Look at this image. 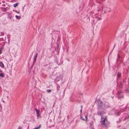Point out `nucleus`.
Segmentation results:
<instances>
[{
    "instance_id": "6ab92c4d",
    "label": "nucleus",
    "mask_w": 129,
    "mask_h": 129,
    "mask_svg": "<svg viewBox=\"0 0 129 129\" xmlns=\"http://www.w3.org/2000/svg\"><path fill=\"white\" fill-rule=\"evenodd\" d=\"M80 118H81V119L83 120L86 121V119H85L83 118V117L82 116H80Z\"/></svg>"
},
{
    "instance_id": "c9c22d12",
    "label": "nucleus",
    "mask_w": 129,
    "mask_h": 129,
    "mask_svg": "<svg viewBox=\"0 0 129 129\" xmlns=\"http://www.w3.org/2000/svg\"><path fill=\"white\" fill-rule=\"evenodd\" d=\"M47 65V64H46V65H44V66H46Z\"/></svg>"
},
{
    "instance_id": "473e14b6",
    "label": "nucleus",
    "mask_w": 129,
    "mask_h": 129,
    "mask_svg": "<svg viewBox=\"0 0 129 129\" xmlns=\"http://www.w3.org/2000/svg\"><path fill=\"white\" fill-rule=\"evenodd\" d=\"M3 9H4V10L5 11L6 10V9L5 8H4Z\"/></svg>"
},
{
    "instance_id": "7ed1b4c3",
    "label": "nucleus",
    "mask_w": 129,
    "mask_h": 129,
    "mask_svg": "<svg viewBox=\"0 0 129 129\" xmlns=\"http://www.w3.org/2000/svg\"><path fill=\"white\" fill-rule=\"evenodd\" d=\"M104 8L106 9L104 11L105 13H106V12H109L110 11V8L107 7H105Z\"/></svg>"
},
{
    "instance_id": "423d86ee",
    "label": "nucleus",
    "mask_w": 129,
    "mask_h": 129,
    "mask_svg": "<svg viewBox=\"0 0 129 129\" xmlns=\"http://www.w3.org/2000/svg\"><path fill=\"white\" fill-rule=\"evenodd\" d=\"M38 54L37 53H36V55H35V57H34V60H33V63H34L35 62H36L37 57L38 56Z\"/></svg>"
},
{
    "instance_id": "0eeeda50",
    "label": "nucleus",
    "mask_w": 129,
    "mask_h": 129,
    "mask_svg": "<svg viewBox=\"0 0 129 129\" xmlns=\"http://www.w3.org/2000/svg\"><path fill=\"white\" fill-rule=\"evenodd\" d=\"M121 113L120 111H116L115 112L114 114L115 115L117 116L119 115Z\"/></svg>"
},
{
    "instance_id": "f3484780",
    "label": "nucleus",
    "mask_w": 129,
    "mask_h": 129,
    "mask_svg": "<svg viewBox=\"0 0 129 129\" xmlns=\"http://www.w3.org/2000/svg\"><path fill=\"white\" fill-rule=\"evenodd\" d=\"M57 48H57V47H56V48H55V50H56V51L57 53H58V52H59V50H58V45H57Z\"/></svg>"
},
{
    "instance_id": "f8f14e48",
    "label": "nucleus",
    "mask_w": 129,
    "mask_h": 129,
    "mask_svg": "<svg viewBox=\"0 0 129 129\" xmlns=\"http://www.w3.org/2000/svg\"><path fill=\"white\" fill-rule=\"evenodd\" d=\"M96 2L99 4H101L102 0H96Z\"/></svg>"
},
{
    "instance_id": "58836bf2",
    "label": "nucleus",
    "mask_w": 129,
    "mask_h": 129,
    "mask_svg": "<svg viewBox=\"0 0 129 129\" xmlns=\"http://www.w3.org/2000/svg\"><path fill=\"white\" fill-rule=\"evenodd\" d=\"M33 129H34V128Z\"/></svg>"
},
{
    "instance_id": "2f4dec72",
    "label": "nucleus",
    "mask_w": 129,
    "mask_h": 129,
    "mask_svg": "<svg viewBox=\"0 0 129 129\" xmlns=\"http://www.w3.org/2000/svg\"><path fill=\"white\" fill-rule=\"evenodd\" d=\"M81 109H82V108H83V106L82 105H81Z\"/></svg>"
},
{
    "instance_id": "f257e3e1",
    "label": "nucleus",
    "mask_w": 129,
    "mask_h": 129,
    "mask_svg": "<svg viewBox=\"0 0 129 129\" xmlns=\"http://www.w3.org/2000/svg\"><path fill=\"white\" fill-rule=\"evenodd\" d=\"M101 119H103L100 121L101 125L103 126H105L106 127H107L108 125L109 124V122L108 120L106 117L104 118H103V116H101Z\"/></svg>"
},
{
    "instance_id": "e433bc0d",
    "label": "nucleus",
    "mask_w": 129,
    "mask_h": 129,
    "mask_svg": "<svg viewBox=\"0 0 129 129\" xmlns=\"http://www.w3.org/2000/svg\"><path fill=\"white\" fill-rule=\"evenodd\" d=\"M100 18H99V19H98V20H100Z\"/></svg>"
},
{
    "instance_id": "72a5a7b5",
    "label": "nucleus",
    "mask_w": 129,
    "mask_h": 129,
    "mask_svg": "<svg viewBox=\"0 0 129 129\" xmlns=\"http://www.w3.org/2000/svg\"><path fill=\"white\" fill-rule=\"evenodd\" d=\"M16 12L17 13H19V12H17V11H16Z\"/></svg>"
},
{
    "instance_id": "1a4fd4ad",
    "label": "nucleus",
    "mask_w": 129,
    "mask_h": 129,
    "mask_svg": "<svg viewBox=\"0 0 129 129\" xmlns=\"http://www.w3.org/2000/svg\"><path fill=\"white\" fill-rule=\"evenodd\" d=\"M123 85V84L122 83V82H120V83L119 86V88L122 89V86Z\"/></svg>"
},
{
    "instance_id": "39448f33",
    "label": "nucleus",
    "mask_w": 129,
    "mask_h": 129,
    "mask_svg": "<svg viewBox=\"0 0 129 129\" xmlns=\"http://www.w3.org/2000/svg\"><path fill=\"white\" fill-rule=\"evenodd\" d=\"M104 113H105V112H104L103 111L100 112V111H99L97 112V114H98L99 115L101 116V117L102 116V115H103Z\"/></svg>"
},
{
    "instance_id": "cd10ccee",
    "label": "nucleus",
    "mask_w": 129,
    "mask_h": 129,
    "mask_svg": "<svg viewBox=\"0 0 129 129\" xmlns=\"http://www.w3.org/2000/svg\"><path fill=\"white\" fill-rule=\"evenodd\" d=\"M18 129H22V127L21 126H19Z\"/></svg>"
},
{
    "instance_id": "4468645a",
    "label": "nucleus",
    "mask_w": 129,
    "mask_h": 129,
    "mask_svg": "<svg viewBox=\"0 0 129 129\" xmlns=\"http://www.w3.org/2000/svg\"><path fill=\"white\" fill-rule=\"evenodd\" d=\"M18 3H16L15 4L13 5V6L14 7H16L17 6H18Z\"/></svg>"
},
{
    "instance_id": "412c9836",
    "label": "nucleus",
    "mask_w": 129,
    "mask_h": 129,
    "mask_svg": "<svg viewBox=\"0 0 129 129\" xmlns=\"http://www.w3.org/2000/svg\"><path fill=\"white\" fill-rule=\"evenodd\" d=\"M103 7H102L101 8H100V9H98V11H103Z\"/></svg>"
},
{
    "instance_id": "b1692460",
    "label": "nucleus",
    "mask_w": 129,
    "mask_h": 129,
    "mask_svg": "<svg viewBox=\"0 0 129 129\" xmlns=\"http://www.w3.org/2000/svg\"><path fill=\"white\" fill-rule=\"evenodd\" d=\"M121 82H122V83L123 82H124V83L125 82V81L124 79H122V81H121Z\"/></svg>"
},
{
    "instance_id": "393cba45",
    "label": "nucleus",
    "mask_w": 129,
    "mask_h": 129,
    "mask_svg": "<svg viewBox=\"0 0 129 129\" xmlns=\"http://www.w3.org/2000/svg\"><path fill=\"white\" fill-rule=\"evenodd\" d=\"M11 17L12 16L11 15H9L8 17V18L10 19H11Z\"/></svg>"
},
{
    "instance_id": "6e6552de",
    "label": "nucleus",
    "mask_w": 129,
    "mask_h": 129,
    "mask_svg": "<svg viewBox=\"0 0 129 129\" xmlns=\"http://www.w3.org/2000/svg\"><path fill=\"white\" fill-rule=\"evenodd\" d=\"M0 66L2 68H4V66L2 62H0Z\"/></svg>"
},
{
    "instance_id": "9b49d317",
    "label": "nucleus",
    "mask_w": 129,
    "mask_h": 129,
    "mask_svg": "<svg viewBox=\"0 0 129 129\" xmlns=\"http://www.w3.org/2000/svg\"><path fill=\"white\" fill-rule=\"evenodd\" d=\"M15 17L17 19L19 20L21 18V16H18L17 15H16Z\"/></svg>"
},
{
    "instance_id": "f03ea898",
    "label": "nucleus",
    "mask_w": 129,
    "mask_h": 129,
    "mask_svg": "<svg viewBox=\"0 0 129 129\" xmlns=\"http://www.w3.org/2000/svg\"><path fill=\"white\" fill-rule=\"evenodd\" d=\"M122 92L121 91H119L118 93V99H121V98H123V94H121V93Z\"/></svg>"
},
{
    "instance_id": "dca6fc26",
    "label": "nucleus",
    "mask_w": 129,
    "mask_h": 129,
    "mask_svg": "<svg viewBox=\"0 0 129 129\" xmlns=\"http://www.w3.org/2000/svg\"><path fill=\"white\" fill-rule=\"evenodd\" d=\"M41 126V125L40 124L39 125V126L37 127H35L34 128V129H39Z\"/></svg>"
},
{
    "instance_id": "f704fd0d",
    "label": "nucleus",
    "mask_w": 129,
    "mask_h": 129,
    "mask_svg": "<svg viewBox=\"0 0 129 129\" xmlns=\"http://www.w3.org/2000/svg\"><path fill=\"white\" fill-rule=\"evenodd\" d=\"M115 44L114 46V47H113V49H114V48L115 46Z\"/></svg>"
},
{
    "instance_id": "9d476101",
    "label": "nucleus",
    "mask_w": 129,
    "mask_h": 129,
    "mask_svg": "<svg viewBox=\"0 0 129 129\" xmlns=\"http://www.w3.org/2000/svg\"><path fill=\"white\" fill-rule=\"evenodd\" d=\"M121 75V73H120L119 72H118L117 74V77L118 78H119L120 77Z\"/></svg>"
},
{
    "instance_id": "ddd939ff",
    "label": "nucleus",
    "mask_w": 129,
    "mask_h": 129,
    "mask_svg": "<svg viewBox=\"0 0 129 129\" xmlns=\"http://www.w3.org/2000/svg\"><path fill=\"white\" fill-rule=\"evenodd\" d=\"M103 102L102 101H100L99 102V106H102V105Z\"/></svg>"
},
{
    "instance_id": "7c9ffc66",
    "label": "nucleus",
    "mask_w": 129,
    "mask_h": 129,
    "mask_svg": "<svg viewBox=\"0 0 129 129\" xmlns=\"http://www.w3.org/2000/svg\"><path fill=\"white\" fill-rule=\"evenodd\" d=\"M82 109H81V110L80 111V113L81 114V113H82Z\"/></svg>"
},
{
    "instance_id": "bb28decb",
    "label": "nucleus",
    "mask_w": 129,
    "mask_h": 129,
    "mask_svg": "<svg viewBox=\"0 0 129 129\" xmlns=\"http://www.w3.org/2000/svg\"><path fill=\"white\" fill-rule=\"evenodd\" d=\"M2 53V48H1L0 49V54H1Z\"/></svg>"
},
{
    "instance_id": "5701e85b",
    "label": "nucleus",
    "mask_w": 129,
    "mask_h": 129,
    "mask_svg": "<svg viewBox=\"0 0 129 129\" xmlns=\"http://www.w3.org/2000/svg\"><path fill=\"white\" fill-rule=\"evenodd\" d=\"M126 92L129 93V90L128 89H126L125 90Z\"/></svg>"
},
{
    "instance_id": "c756f323",
    "label": "nucleus",
    "mask_w": 129,
    "mask_h": 129,
    "mask_svg": "<svg viewBox=\"0 0 129 129\" xmlns=\"http://www.w3.org/2000/svg\"><path fill=\"white\" fill-rule=\"evenodd\" d=\"M120 56L119 55V54H118L117 55V57L118 58H119Z\"/></svg>"
},
{
    "instance_id": "4be33fe9",
    "label": "nucleus",
    "mask_w": 129,
    "mask_h": 129,
    "mask_svg": "<svg viewBox=\"0 0 129 129\" xmlns=\"http://www.w3.org/2000/svg\"><path fill=\"white\" fill-rule=\"evenodd\" d=\"M47 92H48L50 93L51 92V90L48 89L47 90Z\"/></svg>"
},
{
    "instance_id": "aec40b11",
    "label": "nucleus",
    "mask_w": 129,
    "mask_h": 129,
    "mask_svg": "<svg viewBox=\"0 0 129 129\" xmlns=\"http://www.w3.org/2000/svg\"><path fill=\"white\" fill-rule=\"evenodd\" d=\"M86 19H87V22L88 21H89L90 19H89V18L88 17H87V18L85 17V18H84V19L85 20Z\"/></svg>"
},
{
    "instance_id": "a211bd4d",
    "label": "nucleus",
    "mask_w": 129,
    "mask_h": 129,
    "mask_svg": "<svg viewBox=\"0 0 129 129\" xmlns=\"http://www.w3.org/2000/svg\"><path fill=\"white\" fill-rule=\"evenodd\" d=\"M60 86L59 85H58L57 86V91L59 90Z\"/></svg>"
},
{
    "instance_id": "a878e982",
    "label": "nucleus",
    "mask_w": 129,
    "mask_h": 129,
    "mask_svg": "<svg viewBox=\"0 0 129 129\" xmlns=\"http://www.w3.org/2000/svg\"><path fill=\"white\" fill-rule=\"evenodd\" d=\"M85 117L86 118V119H86V121L87 120V116H86V115H85Z\"/></svg>"
},
{
    "instance_id": "20e7f679",
    "label": "nucleus",
    "mask_w": 129,
    "mask_h": 129,
    "mask_svg": "<svg viewBox=\"0 0 129 129\" xmlns=\"http://www.w3.org/2000/svg\"><path fill=\"white\" fill-rule=\"evenodd\" d=\"M35 110L36 111V114H37V117H39V116H40V114H39V110L37 109L36 108H35Z\"/></svg>"
},
{
    "instance_id": "2eb2a0df",
    "label": "nucleus",
    "mask_w": 129,
    "mask_h": 129,
    "mask_svg": "<svg viewBox=\"0 0 129 129\" xmlns=\"http://www.w3.org/2000/svg\"><path fill=\"white\" fill-rule=\"evenodd\" d=\"M0 76L2 77H4V75L3 73H0Z\"/></svg>"
},
{
    "instance_id": "4c0bfd02",
    "label": "nucleus",
    "mask_w": 129,
    "mask_h": 129,
    "mask_svg": "<svg viewBox=\"0 0 129 129\" xmlns=\"http://www.w3.org/2000/svg\"><path fill=\"white\" fill-rule=\"evenodd\" d=\"M126 118H126H125V119H124V120H125V118Z\"/></svg>"
},
{
    "instance_id": "c85d7f7f",
    "label": "nucleus",
    "mask_w": 129,
    "mask_h": 129,
    "mask_svg": "<svg viewBox=\"0 0 129 129\" xmlns=\"http://www.w3.org/2000/svg\"><path fill=\"white\" fill-rule=\"evenodd\" d=\"M4 35V34L3 33H1V35Z\"/></svg>"
}]
</instances>
